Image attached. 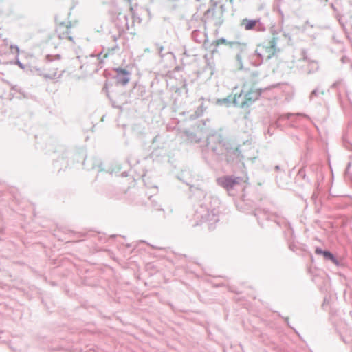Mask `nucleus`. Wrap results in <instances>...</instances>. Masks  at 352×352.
Here are the masks:
<instances>
[{"label":"nucleus","instance_id":"f257e3e1","mask_svg":"<svg viewBox=\"0 0 352 352\" xmlns=\"http://www.w3.org/2000/svg\"><path fill=\"white\" fill-rule=\"evenodd\" d=\"M261 94V89L256 87L254 85L244 83L240 87H234L232 94L219 100L218 102L219 104H224L227 106L234 104L241 108H248L260 98Z\"/></svg>","mask_w":352,"mask_h":352},{"label":"nucleus","instance_id":"f03ea898","mask_svg":"<svg viewBox=\"0 0 352 352\" xmlns=\"http://www.w3.org/2000/svg\"><path fill=\"white\" fill-rule=\"evenodd\" d=\"M276 52V41L274 38L257 45L256 54L262 59L268 60Z\"/></svg>","mask_w":352,"mask_h":352},{"label":"nucleus","instance_id":"7ed1b4c3","mask_svg":"<svg viewBox=\"0 0 352 352\" xmlns=\"http://www.w3.org/2000/svg\"><path fill=\"white\" fill-rule=\"evenodd\" d=\"M72 24L71 23H60L56 28V34L60 39L72 40L71 32Z\"/></svg>","mask_w":352,"mask_h":352},{"label":"nucleus","instance_id":"20e7f679","mask_svg":"<svg viewBox=\"0 0 352 352\" xmlns=\"http://www.w3.org/2000/svg\"><path fill=\"white\" fill-rule=\"evenodd\" d=\"M115 71L117 73L116 81L118 84L125 85L129 82L128 75L129 72L124 69L116 68Z\"/></svg>","mask_w":352,"mask_h":352},{"label":"nucleus","instance_id":"39448f33","mask_svg":"<svg viewBox=\"0 0 352 352\" xmlns=\"http://www.w3.org/2000/svg\"><path fill=\"white\" fill-rule=\"evenodd\" d=\"M257 21L256 20H249V19H243L242 21V25L244 26L246 30H250L254 28L257 23Z\"/></svg>","mask_w":352,"mask_h":352},{"label":"nucleus","instance_id":"423d86ee","mask_svg":"<svg viewBox=\"0 0 352 352\" xmlns=\"http://www.w3.org/2000/svg\"><path fill=\"white\" fill-rule=\"evenodd\" d=\"M212 45H214L216 47H218L220 45H232V42H228L225 38H221L217 40H215L213 41Z\"/></svg>","mask_w":352,"mask_h":352},{"label":"nucleus","instance_id":"0eeeda50","mask_svg":"<svg viewBox=\"0 0 352 352\" xmlns=\"http://www.w3.org/2000/svg\"><path fill=\"white\" fill-rule=\"evenodd\" d=\"M235 184V182L230 177H225L223 179V185L226 188H232Z\"/></svg>","mask_w":352,"mask_h":352},{"label":"nucleus","instance_id":"6e6552de","mask_svg":"<svg viewBox=\"0 0 352 352\" xmlns=\"http://www.w3.org/2000/svg\"><path fill=\"white\" fill-rule=\"evenodd\" d=\"M322 255L324 258H326L327 259H330L334 263H336V264L338 263L336 258L334 257V256L330 252L324 251V252H322Z\"/></svg>","mask_w":352,"mask_h":352},{"label":"nucleus","instance_id":"1a4fd4ad","mask_svg":"<svg viewBox=\"0 0 352 352\" xmlns=\"http://www.w3.org/2000/svg\"><path fill=\"white\" fill-rule=\"evenodd\" d=\"M322 252H324V251L322 250L321 249L317 248L316 250V253L318 254H322Z\"/></svg>","mask_w":352,"mask_h":352},{"label":"nucleus","instance_id":"9d476101","mask_svg":"<svg viewBox=\"0 0 352 352\" xmlns=\"http://www.w3.org/2000/svg\"><path fill=\"white\" fill-rule=\"evenodd\" d=\"M12 49L16 51V53H19V50L17 47H11Z\"/></svg>","mask_w":352,"mask_h":352}]
</instances>
